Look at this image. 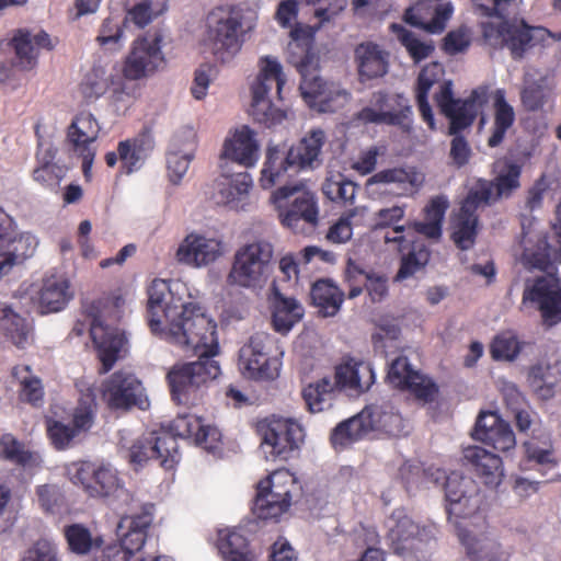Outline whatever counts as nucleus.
Listing matches in <instances>:
<instances>
[{"mask_svg": "<svg viewBox=\"0 0 561 561\" xmlns=\"http://www.w3.org/2000/svg\"><path fill=\"white\" fill-rule=\"evenodd\" d=\"M148 323L154 334L174 344L207 341L215 344L216 322L196 301L185 284L153 279L147 289Z\"/></svg>", "mask_w": 561, "mask_h": 561, "instance_id": "obj_1", "label": "nucleus"}, {"mask_svg": "<svg viewBox=\"0 0 561 561\" xmlns=\"http://www.w3.org/2000/svg\"><path fill=\"white\" fill-rule=\"evenodd\" d=\"M185 351H192L198 359L173 366L167 375L173 401L187 407L198 404L208 383L215 380L221 369L214 357L219 352L217 329H215V344L207 341L192 344H178Z\"/></svg>", "mask_w": 561, "mask_h": 561, "instance_id": "obj_2", "label": "nucleus"}, {"mask_svg": "<svg viewBox=\"0 0 561 561\" xmlns=\"http://www.w3.org/2000/svg\"><path fill=\"white\" fill-rule=\"evenodd\" d=\"M488 98L489 88L480 85L473 89L467 99H456L450 80L440 82L439 90L434 95L440 114L449 121L448 135L453 136L449 157L457 168L465 167L472 153L468 140L461 133L474 123Z\"/></svg>", "mask_w": 561, "mask_h": 561, "instance_id": "obj_3", "label": "nucleus"}, {"mask_svg": "<svg viewBox=\"0 0 561 561\" xmlns=\"http://www.w3.org/2000/svg\"><path fill=\"white\" fill-rule=\"evenodd\" d=\"M325 142V133L321 128H312L287 151L280 150L278 146H268L261 171V187L270 190L285 178L318 168L322 162L321 153Z\"/></svg>", "mask_w": 561, "mask_h": 561, "instance_id": "obj_4", "label": "nucleus"}, {"mask_svg": "<svg viewBox=\"0 0 561 561\" xmlns=\"http://www.w3.org/2000/svg\"><path fill=\"white\" fill-rule=\"evenodd\" d=\"M125 300L122 296H112L93 301L87 308L90 319V334L103 366L107 373L125 350L127 339L123 331L114 327L122 318Z\"/></svg>", "mask_w": 561, "mask_h": 561, "instance_id": "obj_5", "label": "nucleus"}, {"mask_svg": "<svg viewBox=\"0 0 561 561\" xmlns=\"http://www.w3.org/2000/svg\"><path fill=\"white\" fill-rule=\"evenodd\" d=\"M69 480L93 499L112 505H130L134 496L125 488L118 471L105 461H75L66 466Z\"/></svg>", "mask_w": 561, "mask_h": 561, "instance_id": "obj_6", "label": "nucleus"}, {"mask_svg": "<svg viewBox=\"0 0 561 561\" xmlns=\"http://www.w3.org/2000/svg\"><path fill=\"white\" fill-rule=\"evenodd\" d=\"M244 18L242 3L220 4L207 15L204 43L222 62L231 60L241 50Z\"/></svg>", "mask_w": 561, "mask_h": 561, "instance_id": "obj_7", "label": "nucleus"}, {"mask_svg": "<svg viewBox=\"0 0 561 561\" xmlns=\"http://www.w3.org/2000/svg\"><path fill=\"white\" fill-rule=\"evenodd\" d=\"M296 476L286 468L272 471L255 485L251 507L253 516L262 522H279L289 511L295 496L301 493Z\"/></svg>", "mask_w": 561, "mask_h": 561, "instance_id": "obj_8", "label": "nucleus"}, {"mask_svg": "<svg viewBox=\"0 0 561 561\" xmlns=\"http://www.w3.org/2000/svg\"><path fill=\"white\" fill-rule=\"evenodd\" d=\"M286 77L280 62L273 57L265 56L260 59V72L251 85L252 100L248 114L263 127L271 128L286 118V112L276 107L273 94L282 100V90Z\"/></svg>", "mask_w": 561, "mask_h": 561, "instance_id": "obj_9", "label": "nucleus"}, {"mask_svg": "<svg viewBox=\"0 0 561 561\" xmlns=\"http://www.w3.org/2000/svg\"><path fill=\"white\" fill-rule=\"evenodd\" d=\"M375 381L370 364L348 357L335 367V382L329 377L309 383L302 389V399L310 413L324 410V404L335 388L356 392L367 391Z\"/></svg>", "mask_w": 561, "mask_h": 561, "instance_id": "obj_10", "label": "nucleus"}, {"mask_svg": "<svg viewBox=\"0 0 561 561\" xmlns=\"http://www.w3.org/2000/svg\"><path fill=\"white\" fill-rule=\"evenodd\" d=\"M254 427L266 459L288 460L300 450L305 442L304 426L290 417L267 416L259 420Z\"/></svg>", "mask_w": 561, "mask_h": 561, "instance_id": "obj_11", "label": "nucleus"}, {"mask_svg": "<svg viewBox=\"0 0 561 561\" xmlns=\"http://www.w3.org/2000/svg\"><path fill=\"white\" fill-rule=\"evenodd\" d=\"M299 182L293 185H282L271 194V203L278 209V217L284 227L295 229L299 221L312 226L319 218L318 202L314 193L304 191Z\"/></svg>", "mask_w": 561, "mask_h": 561, "instance_id": "obj_12", "label": "nucleus"}, {"mask_svg": "<svg viewBox=\"0 0 561 561\" xmlns=\"http://www.w3.org/2000/svg\"><path fill=\"white\" fill-rule=\"evenodd\" d=\"M316 57L309 50L297 64L301 76L299 90L306 104L320 113H332L339 107V99L346 96V92L336 89L332 83L323 81L317 73Z\"/></svg>", "mask_w": 561, "mask_h": 561, "instance_id": "obj_13", "label": "nucleus"}, {"mask_svg": "<svg viewBox=\"0 0 561 561\" xmlns=\"http://www.w3.org/2000/svg\"><path fill=\"white\" fill-rule=\"evenodd\" d=\"M499 23H481L482 35L490 46L494 48L506 47L514 59H519L531 46L534 32H545L543 27L528 25L525 20L500 18Z\"/></svg>", "mask_w": 561, "mask_h": 561, "instance_id": "obj_14", "label": "nucleus"}, {"mask_svg": "<svg viewBox=\"0 0 561 561\" xmlns=\"http://www.w3.org/2000/svg\"><path fill=\"white\" fill-rule=\"evenodd\" d=\"M15 228L13 218L0 208V279L32 257L38 245L34 234Z\"/></svg>", "mask_w": 561, "mask_h": 561, "instance_id": "obj_15", "label": "nucleus"}, {"mask_svg": "<svg viewBox=\"0 0 561 561\" xmlns=\"http://www.w3.org/2000/svg\"><path fill=\"white\" fill-rule=\"evenodd\" d=\"M522 304L536 309L542 324L554 327L561 322V283L559 278L548 275L527 279L522 296Z\"/></svg>", "mask_w": 561, "mask_h": 561, "instance_id": "obj_16", "label": "nucleus"}, {"mask_svg": "<svg viewBox=\"0 0 561 561\" xmlns=\"http://www.w3.org/2000/svg\"><path fill=\"white\" fill-rule=\"evenodd\" d=\"M102 398L112 410H147L150 405L141 380L127 370L115 371L103 381Z\"/></svg>", "mask_w": 561, "mask_h": 561, "instance_id": "obj_17", "label": "nucleus"}, {"mask_svg": "<svg viewBox=\"0 0 561 561\" xmlns=\"http://www.w3.org/2000/svg\"><path fill=\"white\" fill-rule=\"evenodd\" d=\"M163 35L160 32L147 33L138 37L124 66V76L129 80L147 77L164 65L162 53Z\"/></svg>", "mask_w": 561, "mask_h": 561, "instance_id": "obj_18", "label": "nucleus"}, {"mask_svg": "<svg viewBox=\"0 0 561 561\" xmlns=\"http://www.w3.org/2000/svg\"><path fill=\"white\" fill-rule=\"evenodd\" d=\"M440 483L444 484L448 518H467L480 508L482 495L471 478L458 472L445 473Z\"/></svg>", "mask_w": 561, "mask_h": 561, "instance_id": "obj_19", "label": "nucleus"}, {"mask_svg": "<svg viewBox=\"0 0 561 561\" xmlns=\"http://www.w3.org/2000/svg\"><path fill=\"white\" fill-rule=\"evenodd\" d=\"M387 380L392 387L408 391L424 403L433 402L439 392L437 383L431 377L414 369L407 356H399L391 362Z\"/></svg>", "mask_w": 561, "mask_h": 561, "instance_id": "obj_20", "label": "nucleus"}, {"mask_svg": "<svg viewBox=\"0 0 561 561\" xmlns=\"http://www.w3.org/2000/svg\"><path fill=\"white\" fill-rule=\"evenodd\" d=\"M150 459L160 460L167 470L172 469L180 460L174 437L168 433H149L137 438L129 449V461L142 466Z\"/></svg>", "mask_w": 561, "mask_h": 561, "instance_id": "obj_21", "label": "nucleus"}, {"mask_svg": "<svg viewBox=\"0 0 561 561\" xmlns=\"http://www.w3.org/2000/svg\"><path fill=\"white\" fill-rule=\"evenodd\" d=\"M251 356L248 358V377L254 380L271 381L278 377L280 360L275 339L265 332L253 334L248 343Z\"/></svg>", "mask_w": 561, "mask_h": 561, "instance_id": "obj_22", "label": "nucleus"}, {"mask_svg": "<svg viewBox=\"0 0 561 561\" xmlns=\"http://www.w3.org/2000/svg\"><path fill=\"white\" fill-rule=\"evenodd\" d=\"M473 439L479 440L497 451H508L516 446L515 434L511 425L499 413L482 411L476 420L471 433Z\"/></svg>", "mask_w": 561, "mask_h": 561, "instance_id": "obj_23", "label": "nucleus"}, {"mask_svg": "<svg viewBox=\"0 0 561 561\" xmlns=\"http://www.w3.org/2000/svg\"><path fill=\"white\" fill-rule=\"evenodd\" d=\"M473 439L479 440L497 451H508L516 446L515 434L511 425L499 413L482 411L476 420L471 433Z\"/></svg>", "mask_w": 561, "mask_h": 561, "instance_id": "obj_24", "label": "nucleus"}, {"mask_svg": "<svg viewBox=\"0 0 561 561\" xmlns=\"http://www.w3.org/2000/svg\"><path fill=\"white\" fill-rule=\"evenodd\" d=\"M382 415L364 409L358 414L340 422L331 432L330 443L335 450H343L369 433L385 428Z\"/></svg>", "mask_w": 561, "mask_h": 561, "instance_id": "obj_25", "label": "nucleus"}, {"mask_svg": "<svg viewBox=\"0 0 561 561\" xmlns=\"http://www.w3.org/2000/svg\"><path fill=\"white\" fill-rule=\"evenodd\" d=\"M178 437L190 439L208 453L215 454L219 449L221 433L216 426L206 425L202 420L192 414L176 416L170 424V431H162Z\"/></svg>", "mask_w": 561, "mask_h": 561, "instance_id": "obj_26", "label": "nucleus"}, {"mask_svg": "<svg viewBox=\"0 0 561 561\" xmlns=\"http://www.w3.org/2000/svg\"><path fill=\"white\" fill-rule=\"evenodd\" d=\"M154 505L146 503L140 514L124 516L117 526V541L126 550H130L135 560H147L142 557L141 548L147 538V531L153 520Z\"/></svg>", "mask_w": 561, "mask_h": 561, "instance_id": "obj_27", "label": "nucleus"}, {"mask_svg": "<svg viewBox=\"0 0 561 561\" xmlns=\"http://www.w3.org/2000/svg\"><path fill=\"white\" fill-rule=\"evenodd\" d=\"M221 254L222 248L219 240L193 232L179 244L175 259L180 264L201 268L214 263Z\"/></svg>", "mask_w": 561, "mask_h": 561, "instance_id": "obj_28", "label": "nucleus"}, {"mask_svg": "<svg viewBox=\"0 0 561 561\" xmlns=\"http://www.w3.org/2000/svg\"><path fill=\"white\" fill-rule=\"evenodd\" d=\"M100 133L96 119L90 113H80L68 128V140L73 151L82 158L84 175L91 170L95 149L92 147Z\"/></svg>", "mask_w": 561, "mask_h": 561, "instance_id": "obj_29", "label": "nucleus"}, {"mask_svg": "<svg viewBox=\"0 0 561 561\" xmlns=\"http://www.w3.org/2000/svg\"><path fill=\"white\" fill-rule=\"evenodd\" d=\"M10 44L14 50V64L22 70L35 68L41 51L51 48L49 35L41 30H15Z\"/></svg>", "mask_w": 561, "mask_h": 561, "instance_id": "obj_30", "label": "nucleus"}, {"mask_svg": "<svg viewBox=\"0 0 561 561\" xmlns=\"http://www.w3.org/2000/svg\"><path fill=\"white\" fill-rule=\"evenodd\" d=\"M463 459L477 477L489 488H496L504 477L502 458L480 446H469L463 450Z\"/></svg>", "mask_w": 561, "mask_h": 561, "instance_id": "obj_31", "label": "nucleus"}, {"mask_svg": "<svg viewBox=\"0 0 561 561\" xmlns=\"http://www.w3.org/2000/svg\"><path fill=\"white\" fill-rule=\"evenodd\" d=\"M34 294L32 299L36 300L38 311L43 314L62 310L73 297L69 280L54 275L45 277Z\"/></svg>", "mask_w": 561, "mask_h": 561, "instance_id": "obj_32", "label": "nucleus"}, {"mask_svg": "<svg viewBox=\"0 0 561 561\" xmlns=\"http://www.w3.org/2000/svg\"><path fill=\"white\" fill-rule=\"evenodd\" d=\"M213 201L230 210H241L245 205V172H221L215 183Z\"/></svg>", "mask_w": 561, "mask_h": 561, "instance_id": "obj_33", "label": "nucleus"}, {"mask_svg": "<svg viewBox=\"0 0 561 561\" xmlns=\"http://www.w3.org/2000/svg\"><path fill=\"white\" fill-rule=\"evenodd\" d=\"M444 69L438 62H431L423 67L417 76L415 85V101L422 119L431 130L436 129V122L428 102V93L434 84L439 83Z\"/></svg>", "mask_w": 561, "mask_h": 561, "instance_id": "obj_34", "label": "nucleus"}, {"mask_svg": "<svg viewBox=\"0 0 561 561\" xmlns=\"http://www.w3.org/2000/svg\"><path fill=\"white\" fill-rule=\"evenodd\" d=\"M271 308L273 329L280 334H287L305 313L297 299L284 296L276 286L273 287Z\"/></svg>", "mask_w": 561, "mask_h": 561, "instance_id": "obj_35", "label": "nucleus"}, {"mask_svg": "<svg viewBox=\"0 0 561 561\" xmlns=\"http://www.w3.org/2000/svg\"><path fill=\"white\" fill-rule=\"evenodd\" d=\"M274 249L271 242L257 240L248 244V287H261L272 272Z\"/></svg>", "mask_w": 561, "mask_h": 561, "instance_id": "obj_36", "label": "nucleus"}, {"mask_svg": "<svg viewBox=\"0 0 561 561\" xmlns=\"http://www.w3.org/2000/svg\"><path fill=\"white\" fill-rule=\"evenodd\" d=\"M221 172H245V125L230 130L219 156Z\"/></svg>", "mask_w": 561, "mask_h": 561, "instance_id": "obj_37", "label": "nucleus"}, {"mask_svg": "<svg viewBox=\"0 0 561 561\" xmlns=\"http://www.w3.org/2000/svg\"><path fill=\"white\" fill-rule=\"evenodd\" d=\"M449 206L447 197L435 196L428 201L423 209L424 221H414L411 227L415 232L432 240H439L443 233V220Z\"/></svg>", "mask_w": 561, "mask_h": 561, "instance_id": "obj_38", "label": "nucleus"}, {"mask_svg": "<svg viewBox=\"0 0 561 561\" xmlns=\"http://www.w3.org/2000/svg\"><path fill=\"white\" fill-rule=\"evenodd\" d=\"M494 119L491 128V135L488 138V146L490 148L499 147L505 139L507 131L515 123V112L511 104L505 99V91L497 89L494 93Z\"/></svg>", "mask_w": 561, "mask_h": 561, "instance_id": "obj_39", "label": "nucleus"}, {"mask_svg": "<svg viewBox=\"0 0 561 561\" xmlns=\"http://www.w3.org/2000/svg\"><path fill=\"white\" fill-rule=\"evenodd\" d=\"M355 57L362 80L379 78L388 71V61L377 44H359L355 49Z\"/></svg>", "mask_w": 561, "mask_h": 561, "instance_id": "obj_40", "label": "nucleus"}, {"mask_svg": "<svg viewBox=\"0 0 561 561\" xmlns=\"http://www.w3.org/2000/svg\"><path fill=\"white\" fill-rule=\"evenodd\" d=\"M0 312V328L3 334L15 346L24 348L33 337L32 322L14 312L9 306H2Z\"/></svg>", "mask_w": 561, "mask_h": 561, "instance_id": "obj_41", "label": "nucleus"}, {"mask_svg": "<svg viewBox=\"0 0 561 561\" xmlns=\"http://www.w3.org/2000/svg\"><path fill=\"white\" fill-rule=\"evenodd\" d=\"M311 300L324 317L335 316L344 301V293L331 279H318L311 287Z\"/></svg>", "mask_w": 561, "mask_h": 561, "instance_id": "obj_42", "label": "nucleus"}, {"mask_svg": "<svg viewBox=\"0 0 561 561\" xmlns=\"http://www.w3.org/2000/svg\"><path fill=\"white\" fill-rule=\"evenodd\" d=\"M420 528L410 517L399 518L390 527L388 539L393 551L399 556H407L417 549Z\"/></svg>", "mask_w": 561, "mask_h": 561, "instance_id": "obj_43", "label": "nucleus"}, {"mask_svg": "<svg viewBox=\"0 0 561 561\" xmlns=\"http://www.w3.org/2000/svg\"><path fill=\"white\" fill-rule=\"evenodd\" d=\"M493 179L490 180L500 198H508L520 187L522 165L510 159H501L493 164Z\"/></svg>", "mask_w": 561, "mask_h": 561, "instance_id": "obj_44", "label": "nucleus"}, {"mask_svg": "<svg viewBox=\"0 0 561 561\" xmlns=\"http://www.w3.org/2000/svg\"><path fill=\"white\" fill-rule=\"evenodd\" d=\"M399 477L410 491L428 483L439 484L445 479V471L433 466L425 468L420 462L405 461L399 468Z\"/></svg>", "mask_w": 561, "mask_h": 561, "instance_id": "obj_45", "label": "nucleus"}, {"mask_svg": "<svg viewBox=\"0 0 561 561\" xmlns=\"http://www.w3.org/2000/svg\"><path fill=\"white\" fill-rule=\"evenodd\" d=\"M396 184L399 196H407L413 193L422 184V179L415 171H407L402 168L386 169L375 173L368 184Z\"/></svg>", "mask_w": 561, "mask_h": 561, "instance_id": "obj_46", "label": "nucleus"}, {"mask_svg": "<svg viewBox=\"0 0 561 561\" xmlns=\"http://www.w3.org/2000/svg\"><path fill=\"white\" fill-rule=\"evenodd\" d=\"M371 103L381 112H389L397 115L399 123L394 126L402 128L409 127L412 107L409 104V100L403 94L378 91L373 93Z\"/></svg>", "mask_w": 561, "mask_h": 561, "instance_id": "obj_47", "label": "nucleus"}, {"mask_svg": "<svg viewBox=\"0 0 561 561\" xmlns=\"http://www.w3.org/2000/svg\"><path fill=\"white\" fill-rule=\"evenodd\" d=\"M557 247L559 245L557 244ZM558 252L559 248H557V250H553L545 236L538 237L535 244L526 245L524 248L522 254V263L529 271L539 270L542 272H548L553 265V254L556 256V260L561 264V262L558 259Z\"/></svg>", "mask_w": 561, "mask_h": 561, "instance_id": "obj_48", "label": "nucleus"}, {"mask_svg": "<svg viewBox=\"0 0 561 561\" xmlns=\"http://www.w3.org/2000/svg\"><path fill=\"white\" fill-rule=\"evenodd\" d=\"M523 448L527 461L549 467H556L558 465L553 440L548 433L533 435L523 443Z\"/></svg>", "mask_w": 561, "mask_h": 561, "instance_id": "obj_49", "label": "nucleus"}, {"mask_svg": "<svg viewBox=\"0 0 561 561\" xmlns=\"http://www.w3.org/2000/svg\"><path fill=\"white\" fill-rule=\"evenodd\" d=\"M0 457L27 469L38 467L42 462L37 453L25 448L12 434L0 437Z\"/></svg>", "mask_w": 561, "mask_h": 561, "instance_id": "obj_50", "label": "nucleus"}, {"mask_svg": "<svg viewBox=\"0 0 561 561\" xmlns=\"http://www.w3.org/2000/svg\"><path fill=\"white\" fill-rule=\"evenodd\" d=\"M217 548L224 561H245L244 528L219 529Z\"/></svg>", "mask_w": 561, "mask_h": 561, "instance_id": "obj_51", "label": "nucleus"}, {"mask_svg": "<svg viewBox=\"0 0 561 561\" xmlns=\"http://www.w3.org/2000/svg\"><path fill=\"white\" fill-rule=\"evenodd\" d=\"M404 215L405 207L399 205L381 208L376 213V229L392 228L391 234L390 232H387L383 237L386 243L394 242L398 243L401 248V244L407 241L405 237L403 236L404 226L398 225L404 218Z\"/></svg>", "mask_w": 561, "mask_h": 561, "instance_id": "obj_52", "label": "nucleus"}, {"mask_svg": "<svg viewBox=\"0 0 561 561\" xmlns=\"http://www.w3.org/2000/svg\"><path fill=\"white\" fill-rule=\"evenodd\" d=\"M478 215L460 207L453 224L451 239L460 250L470 249L476 241Z\"/></svg>", "mask_w": 561, "mask_h": 561, "instance_id": "obj_53", "label": "nucleus"}, {"mask_svg": "<svg viewBox=\"0 0 561 561\" xmlns=\"http://www.w3.org/2000/svg\"><path fill=\"white\" fill-rule=\"evenodd\" d=\"M527 381L540 399L548 400L554 394L558 378L552 373V367L549 364H537L530 367Z\"/></svg>", "mask_w": 561, "mask_h": 561, "instance_id": "obj_54", "label": "nucleus"}, {"mask_svg": "<svg viewBox=\"0 0 561 561\" xmlns=\"http://www.w3.org/2000/svg\"><path fill=\"white\" fill-rule=\"evenodd\" d=\"M500 199V196H496V191L491 181L479 179L468 192L461 208L477 214L480 207L491 206Z\"/></svg>", "mask_w": 561, "mask_h": 561, "instance_id": "obj_55", "label": "nucleus"}, {"mask_svg": "<svg viewBox=\"0 0 561 561\" xmlns=\"http://www.w3.org/2000/svg\"><path fill=\"white\" fill-rule=\"evenodd\" d=\"M245 288V247L240 248L236 255L232 267L226 279L227 295L238 302L243 300Z\"/></svg>", "mask_w": 561, "mask_h": 561, "instance_id": "obj_56", "label": "nucleus"}, {"mask_svg": "<svg viewBox=\"0 0 561 561\" xmlns=\"http://www.w3.org/2000/svg\"><path fill=\"white\" fill-rule=\"evenodd\" d=\"M550 98L551 89L548 87L545 78L526 82L520 92L522 104L528 112L541 110Z\"/></svg>", "mask_w": 561, "mask_h": 561, "instance_id": "obj_57", "label": "nucleus"}, {"mask_svg": "<svg viewBox=\"0 0 561 561\" xmlns=\"http://www.w3.org/2000/svg\"><path fill=\"white\" fill-rule=\"evenodd\" d=\"M431 259V251L425 244H414L412 249L401 257L396 280H403L412 277L415 273L426 266Z\"/></svg>", "mask_w": 561, "mask_h": 561, "instance_id": "obj_58", "label": "nucleus"}, {"mask_svg": "<svg viewBox=\"0 0 561 561\" xmlns=\"http://www.w3.org/2000/svg\"><path fill=\"white\" fill-rule=\"evenodd\" d=\"M64 534L70 551L77 554H87L93 547L96 550L102 542L101 538L93 539L90 530L81 524L65 527Z\"/></svg>", "mask_w": 561, "mask_h": 561, "instance_id": "obj_59", "label": "nucleus"}, {"mask_svg": "<svg viewBox=\"0 0 561 561\" xmlns=\"http://www.w3.org/2000/svg\"><path fill=\"white\" fill-rule=\"evenodd\" d=\"M391 30L396 33L400 43L405 47L414 62L426 59L433 51L434 46L431 43L420 41L415 34L404 26L393 23Z\"/></svg>", "mask_w": 561, "mask_h": 561, "instance_id": "obj_60", "label": "nucleus"}, {"mask_svg": "<svg viewBox=\"0 0 561 561\" xmlns=\"http://www.w3.org/2000/svg\"><path fill=\"white\" fill-rule=\"evenodd\" d=\"M522 346L517 336L511 332H501L490 344V354L494 360H514L520 353Z\"/></svg>", "mask_w": 561, "mask_h": 561, "instance_id": "obj_61", "label": "nucleus"}, {"mask_svg": "<svg viewBox=\"0 0 561 561\" xmlns=\"http://www.w3.org/2000/svg\"><path fill=\"white\" fill-rule=\"evenodd\" d=\"M37 157L42 164L34 170L33 179L47 187L54 188L64 178V169L53 163L55 153L50 149L47 150L43 158L41 157V153H38Z\"/></svg>", "mask_w": 561, "mask_h": 561, "instance_id": "obj_62", "label": "nucleus"}, {"mask_svg": "<svg viewBox=\"0 0 561 561\" xmlns=\"http://www.w3.org/2000/svg\"><path fill=\"white\" fill-rule=\"evenodd\" d=\"M453 14V7L450 4H437L434 9L433 16L430 21L423 22L416 15L411 14L407 11V22L414 26H422L430 33L437 34L442 33L447 24V21Z\"/></svg>", "mask_w": 561, "mask_h": 561, "instance_id": "obj_63", "label": "nucleus"}, {"mask_svg": "<svg viewBox=\"0 0 561 561\" xmlns=\"http://www.w3.org/2000/svg\"><path fill=\"white\" fill-rule=\"evenodd\" d=\"M30 368L26 366L21 371H14L13 374L20 379L21 383V400L31 403L32 405H38L42 403L44 398V388L39 378L28 376Z\"/></svg>", "mask_w": 561, "mask_h": 561, "instance_id": "obj_64", "label": "nucleus"}]
</instances>
